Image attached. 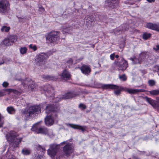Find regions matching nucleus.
Instances as JSON below:
<instances>
[{
  "instance_id": "obj_1",
  "label": "nucleus",
  "mask_w": 159,
  "mask_h": 159,
  "mask_svg": "<svg viewBox=\"0 0 159 159\" xmlns=\"http://www.w3.org/2000/svg\"><path fill=\"white\" fill-rule=\"evenodd\" d=\"M18 136V134L14 131H11L6 135V138L7 141L14 148L17 147L22 139V138L16 139V137Z\"/></svg>"
},
{
  "instance_id": "obj_2",
  "label": "nucleus",
  "mask_w": 159,
  "mask_h": 159,
  "mask_svg": "<svg viewBox=\"0 0 159 159\" xmlns=\"http://www.w3.org/2000/svg\"><path fill=\"white\" fill-rule=\"evenodd\" d=\"M47 57V55L44 53H41L37 55L35 58L36 65L40 69H45L46 67V61Z\"/></svg>"
},
{
  "instance_id": "obj_3",
  "label": "nucleus",
  "mask_w": 159,
  "mask_h": 159,
  "mask_svg": "<svg viewBox=\"0 0 159 159\" xmlns=\"http://www.w3.org/2000/svg\"><path fill=\"white\" fill-rule=\"evenodd\" d=\"M41 110V107L39 106H32L30 107L28 109L22 110L21 113L26 117H30L35 113H40Z\"/></svg>"
},
{
  "instance_id": "obj_4",
  "label": "nucleus",
  "mask_w": 159,
  "mask_h": 159,
  "mask_svg": "<svg viewBox=\"0 0 159 159\" xmlns=\"http://www.w3.org/2000/svg\"><path fill=\"white\" fill-rule=\"evenodd\" d=\"M65 143V142H64L59 145L56 144H52L50 145L49 148L47 150L48 154L52 158H54L60 149V145L62 143Z\"/></svg>"
},
{
  "instance_id": "obj_5",
  "label": "nucleus",
  "mask_w": 159,
  "mask_h": 159,
  "mask_svg": "<svg viewBox=\"0 0 159 159\" xmlns=\"http://www.w3.org/2000/svg\"><path fill=\"white\" fill-rule=\"evenodd\" d=\"M10 6L7 0H0V13H7L10 10Z\"/></svg>"
},
{
  "instance_id": "obj_6",
  "label": "nucleus",
  "mask_w": 159,
  "mask_h": 159,
  "mask_svg": "<svg viewBox=\"0 0 159 159\" xmlns=\"http://www.w3.org/2000/svg\"><path fill=\"white\" fill-rule=\"evenodd\" d=\"M64 154L67 157L70 156L73 152L74 147L71 143H67L63 147Z\"/></svg>"
},
{
  "instance_id": "obj_7",
  "label": "nucleus",
  "mask_w": 159,
  "mask_h": 159,
  "mask_svg": "<svg viewBox=\"0 0 159 159\" xmlns=\"http://www.w3.org/2000/svg\"><path fill=\"white\" fill-rule=\"evenodd\" d=\"M39 123H38L34 124L31 129L32 131H35L37 134H48V130L47 128L44 127H41L38 128V125Z\"/></svg>"
},
{
  "instance_id": "obj_8",
  "label": "nucleus",
  "mask_w": 159,
  "mask_h": 159,
  "mask_svg": "<svg viewBox=\"0 0 159 159\" xmlns=\"http://www.w3.org/2000/svg\"><path fill=\"white\" fill-rule=\"evenodd\" d=\"M58 35V33L57 32L49 33L47 36L46 40L50 43H56L59 37Z\"/></svg>"
},
{
  "instance_id": "obj_9",
  "label": "nucleus",
  "mask_w": 159,
  "mask_h": 159,
  "mask_svg": "<svg viewBox=\"0 0 159 159\" xmlns=\"http://www.w3.org/2000/svg\"><path fill=\"white\" fill-rule=\"evenodd\" d=\"M120 89L125 92H127L130 94H136L139 93L144 92V90L143 89H134L126 88H121Z\"/></svg>"
},
{
  "instance_id": "obj_10",
  "label": "nucleus",
  "mask_w": 159,
  "mask_h": 159,
  "mask_svg": "<svg viewBox=\"0 0 159 159\" xmlns=\"http://www.w3.org/2000/svg\"><path fill=\"white\" fill-rule=\"evenodd\" d=\"M117 65L120 68V70H124L128 66L127 62L123 58H122L120 61L117 63Z\"/></svg>"
},
{
  "instance_id": "obj_11",
  "label": "nucleus",
  "mask_w": 159,
  "mask_h": 159,
  "mask_svg": "<svg viewBox=\"0 0 159 159\" xmlns=\"http://www.w3.org/2000/svg\"><path fill=\"white\" fill-rule=\"evenodd\" d=\"M119 0H108L107 2V4L111 8L117 7L119 4Z\"/></svg>"
},
{
  "instance_id": "obj_12",
  "label": "nucleus",
  "mask_w": 159,
  "mask_h": 159,
  "mask_svg": "<svg viewBox=\"0 0 159 159\" xmlns=\"http://www.w3.org/2000/svg\"><path fill=\"white\" fill-rule=\"evenodd\" d=\"M146 27L149 29L159 32V24L148 23L146 24Z\"/></svg>"
},
{
  "instance_id": "obj_13",
  "label": "nucleus",
  "mask_w": 159,
  "mask_h": 159,
  "mask_svg": "<svg viewBox=\"0 0 159 159\" xmlns=\"http://www.w3.org/2000/svg\"><path fill=\"white\" fill-rule=\"evenodd\" d=\"M45 124L47 126H50L53 125L54 120L52 116H47L45 119Z\"/></svg>"
},
{
  "instance_id": "obj_14",
  "label": "nucleus",
  "mask_w": 159,
  "mask_h": 159,
  "mask_svg": "<svg viewBox=\"0 0 159 159\" xmlns=\"http://www.w3.org/2000/svg\"><path fill=\"white\" fill-rule=\"evenodd\" d=\"M70 77V73L67 70H64L61 73V77L64 80H69Z\"/></svg>"
},
{
  "instance_id": "obj_15",
  "label": "nucleus",
  "mask_w": 159,
  "mask_h": 159,
  "mask_svg": "<svg viewBox=\"0 0 159 159\" xmlns=\"http://www.w3.org/2000/svg\"><path fill=\"white\" fill-rule=\"evenodd\" d=\"M143 57V55L141 54L139 55V57L138 58L134 57L133 58H130V59L132 61L133 64L140 63L142 61V58Z\"/></svg>"
},
{
  "instance_id": "obj_16",
  "label": "nucleus",
  "mask_w": 159,
  "mask_h": 159,
  "mask_svg": "<svg viewBox=\"0 0 159 159\" xmlns=\"http://www.w3.org/2000/svg\"><path fill=\"white\" fill-rule=\"evenodd\" d=\"M82 72L85 74L88 75L91 71L90 67L87 65H83L80 68Z\"/></svg>"
},
{
  "instance_id": "obj_17",
  "label": "nucleus",
  "mask_w": 159,
  "mask_h": 159,
  "mask_svg": "<svg viewBox=\"0 0 159 159\" xmlns=\"http://www.w3.org/2000/svg\"><path fill=\"white\" fill-rule=\"evenodd\" d=\"M66 125L67 126H69L74 129L81 130L82 131H84L85 130V128L84 127L78 125L70 124H66Z\"/></svg>"
},
{
  "instance_id": "obj_18",
  "label": "nucleus",
  "mask_w": 159,
  "mask_h": 159,
  "mask_svg": "<svg viewBox=\"0 0 159 159\" xmlns=\"http://www.w3.org/2000/svg\"><path fill=\"white\" fill-rule=\"evenodd\" d=\"M57 111L54 106L51 104H48L46 107V112L49 113L51 112Z\"/></svg>"
},
{
  "instance_id": "obj_19",
  "label": "nucleus",
  "mask_w": 159,
  "mask_h": 159,
  "mask_svg": "<svg viewBox=\"0 0 159 159\" xmlns=\"http://www.w3.org/2000/svg\"><path fill=\"white\" fill-rule=\"evenodd\" d=\"M102 87L106 89H118L119 87L115 85L111 84H104L102 86Z\"/></svg>"
},
{
  "instance_id": "obj_20",
  "label": "nucleus",
  "mask_w": 159,
  "mask_h": 159,
  "mask_svg": "<svg viewBox=\"0 0 159 159\" xmlns=\"http://www.w3.org/2000/svg\"><path fill=\"white\" fill-rule=\"evenodd\" d=\"M76 96L75 93L72 92H69L65 94L63 96V97L61 99H60L59 100H61L63 99H68L72 98Z\"/></svg>"
},
{
  "instance_id": "obj_21",
  "label": "nucleus",
  "mask_w": 159,
  "mask_h": 159,
  "mask_svg": "<svg viewBox=\"0 0 159 159\" xmlns=\"http://www.w3.org/2000/svg\"><path fill=\"white\" fill-rule=\"evenodd\" d=\"M145 99L154 108L157 106V102L155 100L148 97H146Z\"/></svg>"
},
{
  "instance_id": "obj_22",
  "label": "nucleus",
  "mask_w": 159,
  "mask_h": 159,
  "mask_svg": "<svg viewBox=\"0 0 159 159\" xmlns=\"http://www.w3.org/2000/svg\"><path fill=\"white\" fill-rule=\"evenodd\" d=\"M8 38L11 45L13 43L16 42L17 39V37L14 35L10 36Z\"/></svg>"
},
{
  "instance_id": "obj_23",
  "label": "nucleus",
  "mask_w": 159,
  "mask_h": 159,
  "mask_svg": "<svg viewBox=\"0 0 159 159\" xmlns=\"http://www.w3.org/2000/svg\"><path fill=\"white\" fill-rule=\"evenodd\" d=\"M87 23H90L94 21V19L91 15H88L86 16L85 18Z\"/></svg>"
},
{
  "instance_id": "obj_24",
  "label": "nucleus",
  "mask_w": 159,
  "mask_h": 159,
  "mask_svg": "<svg viewBox=\"0 0 159 159\" xmlns=\"http://www.w3.org/2000/svg\"><path fill=\"white\" fill-rule=\"evenodd\" d=\"M2 44L4 45L7 46H9L11 44L8 38H5L2 42Z\"/></svg>"
},
{
  "instance_id": "obj_25",
  "label": "nucleus",
  "mask_w": 159,
  "mask_h": 159,
  "mask_svg": "<svg viewBox=\"0 0 159 159\" xmlns=\"http://www.w3.org/2000/svg\"><path fill=\"white\" fill-rule=\"evenodd\" d=\"M149 93L152 95H157L159 94V89L149 91Z\"/></svg>"
},
{
  "instance_id": "obj_26",
  "label": "nucleus",
  "mask_w": 159,
  "mask_h": 159,
  "mask_svg": "<svg viewBox=\"0 0 159 159\" xmlns=\"http://www.w3.org/2000/svg\"><path fill=\"white\" fill-rule=\"evenodd\" d=\"M10 29L9 27H7L6 26L4 25L2 26L1 29L2 32H8Z\"/></svg>"
},
{
  "instance_id": "obj_27",
  "label": "nucleus",
  "mask_w": 159,
  "mask_h": 159,
  "mask_svg": "<svg viewBox=\"0 0 159 159\" xmlns=\"http://www.w3.org/2000/svg\"><path fill=\"white\" fill-rule=\"evenodd\" d=\"M21 153L24 155H28L30 153V151L27 149H23L21 151Z\"/></svg>"
},
{
  "instance_id": "obj_28",
  "label": "nucleus",
  "mask_w": 159,
  "mask_h": 159,
  "mask_svg": "<svg viewBox=\"0 0 159 159\" xmlns=\"http://www.w3.org/2000/svg\"><path fill=\"white\" fill-rule=\"evenodd\" d=\"M20 51L21 54H24L27 52V48L26 47H21L20 48Z\"/></svg>"
},
{
  "instance_id": "obj_29",
  "label": "nucleus",
  "mask_w": 159,
  "mask_h": 159,
  "mask_svg": "<svg viewBox=\"0 0 159 159\" xmlns=\"http://www.w3.org/2000/svg\"><path fill=\"white\" fill-rule=\"evenodd\" d=\"M47 93L49 94H51L53 92V88L51 87V86H49L48 88V89L45 90Z\"/></svg>"
},
{
  "instance_id": "obj_30",
  "label": "nucleus",
  "mask_w": 159,
  "mask_h": 159,
  "mask_svg": "<svg viewBox=\"0 0 159 159\" xmlns=\"http://www.w3.org/2000/svg\"><path fill=\"white\" fill-rule=\"evenodd\" d=\"M7 111L9 114H12L15 111L14 109L12 107H7Z\"/></svg>"
},
{
  "instance_id": "obj_31",
  "label": "nucleus",
  "mask_w": 159,
  "mask_h": 159,
  "mask_svg": "<svg viewBox=\"0 0 159 159\" xmlns=\"http://www.w3.org/2000/svg\"><path fill=\"white\" fill-rule=\"evenodd\" d=\"M35 87V83L34 82L30 81L28 87L29 89H30L31 90H32Z\"/></svg>"
},
{
  "instance_id": "obj_32",
  "label": "nucleus",
  "mask_w": 159,
  "mask_h": 159,
  "mask_svg": "<svg viewBox=\"0 0 159 159\" xmlns=\"http://www.w3.org/2000/svg\"><path fill=\"white\" fill-rule=\"evenodd\" d=\"M151 34L149 33H144L143 35V39L146 40L149 38L151 36Z\"/></svg>"
},
{
  "instance_id": "obj_33",
  "label": "nucleus",
  "mask_w": 159,
  "mask_h": 159,
  "mask_svg": "<svg viewBox=\"0 0 159 159\" xmlns=\"http://www.w3.org/2000/svg\"><path fill=\"white\" fill-rule=\"evenodd\" d=\"M29 48H30L32 49L34 51H35L37 50V47L36 45L30 44L29 45Z\"/></svg>"
},
{
  "instance_id": "obj_34",
  "label": "nucleus",
  "mask_w": 159,
  "mask_h": 159,
  "mask_svg": "<svg viewBox=\"0 0 159 159\" xmlns=\"http://www.w3.org/2000/svg\"><path fill=\"white\" fill-rule=\"evenodd\" d=\"M149 86H152L154 85L155 84V82L153 80H150L148 82Z\"/></svg>"
},
{
  "instance_id": "obj_35",
  "label": "nucleus",
  "mask_w": 159,
  "mask_h": 159,
  "mask_svg": "<svg viewBox=\"0 0 159 159\" xmlns=\"http://www.w3.org/2000/svg\"><path fill=\"white\" fill-rule=\"evenodd\" d=\"M119 78L121 80L123 81H125L127 80V78L125 74L120 76Z\"/></svg>"
},
{
  "instance_id": "obj_36",
  "label": "nucleus",
  "mask_w": 159,
  "mask_h": 159,
  "mask_svg": "<svg viewBox=\"0 0 159 159\" xmlns=\"http://www.w3.org/2000/svg\"><path fill=\"white\" fill-rule=\"evenodd\" d=\"M3 91H6L8 92L9 93L11 92H13L15 93H16L17 92L16 90L12 89H7L3 90Z\"/></svg>"
},
{
  "instance_id": "obj_37",
  "label": "nucleus",
  "mask_w": 159,
  "mask_h": 159,
  "mask_svg": "<svg viewBox=\"0 0 159 159\" xmlns=\"http://www.w3.org/2000/svg\"><path fill=\"white\" fill-rule=\"evenodd\" d=\"M66 63L68 65V66L70 67L71 66L72 63V61L70 58L67 61Z\"/></svg>"
},
{
  "instance_id": "obj_38",
  "label": "nucleus",
  "mask_w": 159,
  "mask_h": 159,
  "mask_svg": "<svg viewBox=\"0 0 159 159\" xmlns=\"http://www.w3.org/2000/svg\"><path fill=\"white\" fill-rule=\"evenodd\" d=\"M79 107L82 108V110H84L86 108V106L84 104L81 103L79 105Z\"/></svg>"
},
{
  "instance_id": "obj_39",
  "label": "nucleus",
  "mask_w": 159,
  "mask_h": 159,
  "mask_svg": "<svg viewBox=\"0 0 159 159\" xmlns=\"http://www.w3.org/2000/svg\"><path fill=\"white\" fill-rule=\"evenodd\" d=\"M39 11L42 12H43L45 11L44 9L41 5H40L39 7Z\"/></svg>"
},
{
  "instance_id": "obj_40",
  "label": "nucleus",
  "mask_w": 159,
  "mask_h": 159,
  "mask_svg": "<svg viewBox=\"0 0 159 159\" xmlns=\"http://www.w3.org/2000/svg\"><path fill=\"white\" fill-rule=\"evenodd\" d=\"M38 149L40 150H41L43 152L45 151V149L44 148H43L40 145L38 146Z\"/></svg>"
},
{
  "instance_id": "obj_41",
  "label": "nucleus",
  "mask_w": 159,
  "mask_h": 159,
  "mask_svg": "<svg viewBox=\"0 0 159 159\" xmlns=\"http://www.w3.org/2000/svg\"><path fill=\"white\" fill-rule=\"evenodd\" d=\"M9 84L7 82H4L2 84V86L4 87H6L8 86Z\"/></svg>"
},
{
  "instance_id": "obj_42",
  "label": "nucleus",
  "mask_w": 159,
  "mask_h": 159,
  "mask_svg": "<svg viewBox=\"0 0 159 159\" xmlns=\"http://www.w3.org/2000/svg\"><path fill=\"white\" fill-rule=\"evenodd\" d=\"M43 78L44 79H45L48 80H51V78L48 75H43Z\"/></svg>"
},
{
  "instance_id": "obj_43",
  "label": "nucleus",
  "mask_w": 159,
  "mask_h": 159,
  "mask_svg": "<svg viewBox=\"0 0 159 159\" xmlns=\"http://www.w3.org/2000/svg\"><path fill=\"white\" fill-rule=\"evenodd\" d=\"M153 49L157 51L159 50V44H157L156 46V47H154Z\"/></svg>"
},
{
  "instance_id": "obj_44",
  "label": "nucleus",
  "mask_w": 159,
  "mask_h": 159,
  "mask_svg": "<svg viewBox=\"0 0 159 159\" xmlns=\"http://www.w3.org/2000/svg\"><path fill=\"white\" fill-rule=\"evenodd\" d=\"M6 95V94L3 91H0V97L4 96Z\"/></svg>"
},
{
  "instance_id": "obj_45",
  "label": "nucleus",
  "mask_w": 159,
  "mask_h": 159,
  "mask_svg": "<svg viewBox=\"0 0 159 159\" xmlns=\"http://www.w3.org/2000/svg\"><path fill=\"white\" fill-rule=\"evenodd\" d=\"M115 93L116 95H119L120 93V90H118L116 91H115L114 92Z\"/></svg>"
},
{
  "instance_id": "obj_46",
  "label": "nucleus",
  "mask_w": 159,
  "mask_h": 159,
  "mask_svg": "<svg viewBox=\"0 0 159 159\" xmlns=\"http://www.w3.org/2000/svg\"><path fill=\"white\" fill-rule=\"evenodd\" d=\"M114 56H115V55H114V54H111V55L110 56V57L111 59L112 60H113L114 59Z\"/></svg>"
},
{
  "instance_id": "obj_47",
  "label": "nucleus",
  "mask_w": 159,
  "mask_h": 159,
  "mask_svg": "<svg viewBox=\"0 0 159 159\" xmlns=\"http://www.w3.org/2000/svg\"><path fill=\"white\" fill-rule=\"evenodd\" d=\"M36 159H44V157L43 156H38Z\"/></svg>"
},
{
  "instance_id": "obj_48",
  "label": "nucleus",
  "mask_w": 159,
  "mask_h": 159,
  "mask_svg": "<svg viewBox=\"0 0 159 159\" xmlns=\"http://www.w3.org/2000/svg\"><path fill=\"white\" fill-rule=\"evenodd\" d=\"M146 0L149 3L154 2L155 1V0Z\"/></svg>"
},
{
  "instance_id": "obj_49",
  "label": "nucleus",
  "mask_w": 159,
  "mask_h": 159,
  "mask_svg": "<svg viewBox=\"0 0 159 159\" xmlns=\"http://www.w3.org/2000/svg\"><path fill=\"white\" fill-rule=\"evenodd\" d=\"M64 30V31H65V32H68L69 31V30H70V29L69 28H67V29H65V28H64L63 29Z\"/></svg>"
},
{
  "instance_id": "obj_50",
  "label": "nucleus",
  "mask_w": 159,
  "mask_h": 159,
  "mask_svg": "<svg viewBox=\"0 0 159 159\" xmlns=\"http://www.w3.org/2000/svg\"><path fill=\"white\" fill-rule=\"evenodd\" d=\"M4 63V61L2 60L1 62H0V65L3 64Z\"/></svg>"
},
{
  "instance_id": "obj_51",
  "label": "nucleus",
  "mask_w": 159,
  "mask_h": 159,
  "mask_svg": "<svg viewBox=\"0 0 159 159\" xmlns=\"http://www.w3.org/2000/svg\"><path fill=\"white\" fill-rule=\"evenodd\" d=\"M115 57L116 58H118L119 57V56L118 55H116V56H115Z\"/></svg>"
},
{
  "instance_id": "obj_52",
  "label": "nucleus",
  "mask_w": 159,
  "mask_h": 159,
  "mask_svg": "<svg viewBox=\"0 0 159 159\" xmlns=\"http://www.w3.org/2000/svg\"><path fill=\"white\" fill-rule=\"evenodd\" d=\"M157 101H158V102L159 103V98L157 99Z\"/></svg>"
},
{
  "instance_id": "obj_53",
  "label": "nucleus",
  "mask_w": 159,
  "mask_h": 159,
  "mask_svg": "<svg viewBox=\"0 0 159 159\" xmlns=\"http://www.w3.org/2000/svg\"><path fill=\"white\" fill-rule=\"evenodd\" d=\"M114 33H115V34H116V33L117 34V33L116 32V31H115Z\"/></svg>"
}]
</instances>
